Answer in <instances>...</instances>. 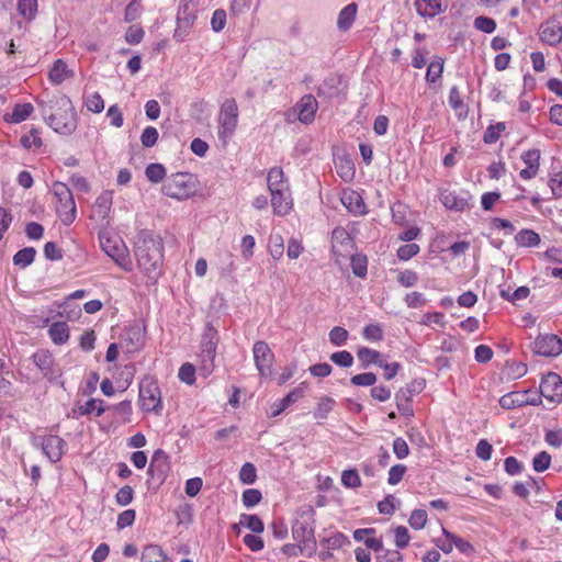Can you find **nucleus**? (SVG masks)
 Listing matches in <instances>:
<instances>
[{
    "label": "nucleus",
    "mask_w": 562,
    "mask_h": 562,
    "mask_svg": "<svg viewBox=\"0 0 562 562\" xmlns=\"http://www.w3.org/2000/svg\"><path fill=\"white\" fill-rule=\"evenodd\" d=\"M526 404H531V405L536 404L535 401H530L527 397L526 393L510 392V393L503 395L499 398V405L505 409H512V408L522 406Z\"/></svg>",
    "instance_id": "a878e982"
},
{
    "label": "nucleus",
    "mask_w": 562,
    "mask_h": 562,
    "mask_svg": "<svg viewBox=\"0 0 562 562\" xmlns=\"http://www.w3.org/2000/svg\"><path fill=\"white\" fill-rule=\"evenodd\" d=\"M135 256L144 272L156 271L164 260L162 239L158 235L143 233L136 244Z\"/></svg>",
    "instance_id": "f03ea898"
},
{
    "label": "nucleus",
    "mask_w": 562,
    "mask_h": 562,
    "mask_svg": "<svg viewBox=\"0 0 562 562\" xmlns=\"http://www.w3.org/2000/svg\"><path fill=\"white\" fill-rule=\"evenodd\" d=\"M139 403L145 412L161 413V393L158 382L154 378L145 376L142 379L139 383Z\"/></svg>",
    "instance_id": "39448f33"
},
{
    "label": "nucleus",
    "mask_w": 562,
    "mask_h": 562,
    "mask_svg": "<svg viewBox=\"0 0 562 562\" xmlns=\"http://www.w3.org/2000/svg\"><path fill=\"white\" fill-rule=\"evenodd\" d=\"M440 200L447 209L461 212L469 207L471 194L464 190H445L441 192Z\"/></svg>",
    "instance_id": "2eb2a0df"
},
{
    "label": "nucleus",
    "mask_w": 562,
    "mask_h": 562,
    "mask_svg": "<svg viewBox=\"0 0 562 562\" xmlns=\"http://www.w3.org/2000/svg\"><path fill=\"white\" fill-rule=\"evenodd\" d=\"M427 522V513L424 509H415L408 519L409 526L415 530H420Z\"/></svg>",
    "instance_id": "8fccbe9b"
},
{
    "label": "nucleus",
    "mask_w": 562,
    "mask_h": 562,
    "mask_svg": "<svg viewBox=\"0 0 562 562\" xmlns=\"http://www.w3.org/2000/svg\"><path fill=\"white\" fill-rule=\"evenodd\" d=\"M239 525L250 529L255 533H261L265 529L262 520L257 515L241 514Z\"/></svg>",
    "instance_id": "c9c22d12"
},
{
    "label": "nucleus",
    "mask_w": 562,
    "mask_h": 562,
    "mask_svg": "<svg viewBox=\"0 0 562 562\" xmlns=\"http://www.w3.org/2000/svg\"><path fill=\"white\" fill-rule=\"evenodd\" d=\"M255 366L262 378H270L273 373L274 353L266 341H256L252 346Z\"/></svg>",
    "instance_id": "9d476101"
},
{
    "label": "nucleus",
    "mask_w": 562,
    "mask_h": 562,
    "mask_svg": "<svg viewBox=\"0 0 562 562\" xmlns=\"http://www.w3.org/2000/svg\"><path fill=\"white\" fill-rule=\"evenodd\" d=\"M159 134L156 127L147 126L140 135V143L144 147H153L158 140Z\"/></svg>",
    "instance_id": "3c124183"
},
{
    "label": "nucleus",
    "mask_w": 562,
    "mask_h": 562,
    "mask_svg": "<svg viewBox=\"0 0 562 562\" xmlns=\"http://www.w3.org/2000/svg\"><path fill=\"white\" fill-rule=\"evenodd\" d=\"M414 7L419 16L432 19L447 10L441 0H415Z\"/></svg>",
    "instance_id": "aec40b11"
},
{
    "label": "nucleus",
    "mask_w": 562,
    "mask_h": 562,
    "mask_svg": "<svg viewBox=\"0 0 562 562\" xmlns=\"http://www.w3.org/2000/svg\"><path fill=\"white\" fill-rule=\"evenodd\" d=\"M102 250L126 271L132 269L128 250L122 239L100 235Z\"/></svg>",
    "instance_id": "0eeeda50"
},
{
    "label": "nucleus",
    "mask_w": 562,
    "mask_h": 562,
    "mask_svg": "<svg viewBox=\"0 0 562 562\" xmlns=\"http://www.w3.org/2000/svg\"><path fill=\"white\" fill-rule=\"evenodd\" d=\"M216 346L217 344H214V341H205L202 340L201 342V357L204 366L206 367L207 363L212 364L213 360L216 355Z\"/></svg>",
    "instance_id": "a18cd8bd"
},
{
    "label": "nucleus",
    "mask_w": 562,
    "mask_h": 562,
    "mask_svg": "<svg viewBox=\"0 0 562 562\" xmlns=\"http://www.w3.org/2000/svg\"><path fill=\"white\" fill-rule=\"evenodd\" d=\"M41 448L43 453L53 463L58 462L66 450V441L57 435H47L41 438Z\"/></svg>",
    "instance_id": "4468645a"
},
{
    "label": "nucleus",
    "mask_w": 562,
    "mask_h": 562,
    "mask_svg": "<svg viewBox=\"0 0 562 562\" xmlns=\"http://www.w3.org/2000/svg\"><path fill=\"white\" fill-rule=\"evenodd\" d=\"M199 181L190 172H176L166 179L161 192L177 201L187 200L198 192Z\"/></svg>",
    "instance_id": "7ed1b4c3"
},
{
    "label": "nucleus",
    "mask_w": 562,
    "mask_h": 562,
    "mask_svg": "<svg viewBox=\"0 0 562 562\" xmlns=\"http://www.w3.org/2000/svg\"><path fill=\"white\" fill-rule=\"evenodd\" d=\"M238 108L236 100L226 99L220 110L218 115V137L226 143L231 138L237 127Z\"/></svg>",
    "instance_id": "423d86ee"
},
{
    "label": "nucleus",
    "mask_w": 562,
    "mask_h": 562,
    "mask_svg": "<svg viewBox=\"0 0 562 562\" xmlns=\"http://www.w3.org/2000/svg\"><path fill=\"white\" fill-rule=\"evenodd\" d=\"M53 194L56 199V213L64 225H70L76 220L77 210L71 190L60 181L53 183Z\"/></svg>",
    "instance_id": "20e7f679"
},
{
    "label": "nucleus",
    "mask_w": 562,
    "mask_h": 562,
    "mask_svg": "<svg viewBox=\"0 0 562 562\" xmlns=\"http://www.w3.org/2000/svg\"><path fill=\"white\" fill-rule=\"evenodd\" d=\"M355 250V243L349 233L344 227H336L331 233V252L335 262L341 265L342 259H347Z\"/></svg>",
    "instance_id": "1a4fd4ad"
},
{
    "label": "nucleus",
    "mask_w": 562,
    "mask_h": 562,
    "mask_svg": "<svg viewBox=\"0 0 562 562\" xmlns=\"http://www.w3.org/2000/svg\"><path fill=\"white\" fill-rule=\"evenodd\" d=\"M262 498L261 492L256 488H248L244 491L241 501L245 507H254L260 503Z\"/></svg>",
    "instance_id": "864d4df0"
},
{
    "label": "nucleus",
    "mask_w": 562,
    "mask_h": 562,
    "mask_svg": "<svg viewBox=\"0 0 562 562\" xmlns=\"http://www.w3.org/2000/svg\"><path fill=\"white\" fill-rule=\"evenodd\" d=\"M521 160L527 167L539 169L540 166V150L537 148L528 149L520 156Z\"/></svg>",
    "instance_id": "6e6d98bb"
},
{
    "label": "nucleus",
    "mask_w": 562,
    "mask_h": 562,
    "mask_svg": "<svg viewBox=\"0 0 562 562\" xmlns=\"http://www.w3.org/2000/svg\"><path fill=\"white\" fill-rule=\"evenodd\" d=\"M551 464V456L547 451L537 453L532 459V468L536 472H543Z\"/></svg>",
    "instance_id": "49530a36"
},
{
    "label": "nucleus",
    "mask_w": 562,
    "mask_h": 562,
    "mask_svg": "<svg viewBox=\"0 0 562 562\" xmlns=\"http://www.w3.org/2000/svg\"><path fill=\"white\" fill-rule=\"evenodd\" d=\"M267 186L269 192H272V190H282L289 187L284 179V173L282 168L280 167H272L267 177Z\"/></svg>",
    "instance_id": "c85d7f7f"
},
{
    "label": "nucleus",
    "mask_w": 562,
    "mask_h": 562,
    "mask_svg": "<svg viewBox=\"0 0 562 562\" xmlns=\"http://www.w3.org/2000/svg\"><path fill=\"white\" fill-rule=\"evenodd\" d=\"M271 205L273 213L278 216H285L290 213L293 206V201L289 187L282 190H272Z\"/></svg>",
    "instance_id": "6ab92c4d"
},
{
    "label": "nucleus",
    "mask_w": 562,
    "mask_h": 562,
    "mask_svg": "<svg viewBox=\"0 0 562 562\" xmlns=\"http://www.w3.org/2000/svg\"><path fill=\"white\" fill-rule=\"evenodd\" d=\"M36 250L33 247H25L13 256V262L21 268L30 266L35 258Z\"/></svg>",
    "instance_id": "f704fd0d"
},
{
    "label": "nucleus",
    "mask_w": 562,
    "mask_h": 562,
    "mask_svg": "<svg viewBox=\"0 0 562 562\" xmlns=\"http://www.w3.org/2000/svg\"><path fill=\"white\" fill-rule=\"evenodd\" d=\"M533 351L546 357H555L562 352V340L553 334L540 335L533 342Z\"/></svg>",
    "instance_id": "ddd939ff"
},
{
    "label": "nucleus",
    "mask_w": 562,
    "mask_h": 562,
    "mask_svg": "<svg viewBox=\"0 0 562 562\" xmlns=\"http://www.w3.org/2000/svg\"><path fill=\"white\" fill-rule=\"evenodd\" d=\"M304 390L303 387H295L291 392H289L282 400L276 402L271 405V417H276L280 415L284 409H286L291 404L295 403L297 400L303 397Z\"/></svg>",
    "instance_id": "393cba45"
},
{
    "label": "nucleus",
    "mask_w": 562,
    "mask_h": 562,
    "mask_svg": "<svg viewBox=\"0 0 562 562\" xmlns=\"http://www.w3.org/2000/svg\"><path fill=\"white\" fill-rule=\"evenodd\" d=\"M145 176L150 182L158 183L166 177V168L161 164H149L145 169Z\"/></svg>",
    "instance_id": "e433bc0d"
},
{
    "label": "nucleus",
    "mask_w": 562,
    "mask_h": 562,
    "mask_svg": "<svg viewBox=\"0 0 562 562\" xmlns=\"http://www.w3.org/2000/svg\"><path fill=\"white\" fill-rule=\"evenodd\" d=\"M540 393L551 402H560L562 400V379L557 373H549L540 383Z\"/></svg>",
    "instance_id": "f3484780"
},
{
    "label": "nucleus",
    "mask_w": 562,
    "mask_h": 562,
    "mask_svg": "<svg viewBox=\"0 0 562 562\" xmlns=\"http://www.w3.org/2000/svg\"><path fill=\"white\" fill-rule=\"evenodd\" d=\"M21 144L24 148L30 149L32 147L38 148L42 146L43 143L41 137L38 136V132L35 128H32L30 133L21 137Z\"/></svg>",
    "instance_id": "4d7b16f0"
},
{
    "label": "nucleus",
    "mask_w": 562,
    "mask_h": 562,
    "mask_svg": "<svg viewBox=\"0 0 562 562\" xmlns=\"http://www.w3.org/2000/svg\"><path fill=\"white\" fill-rule=\"evenodd\" d=\"M515 240L521 247H533L539 245L540 236L531 229H521L516 234Z\"/></svg>",
    "instance_id": "473e14b6"
},
{
    "label": "nucleus",
    "mask_w": 562,
    "mask_h": 562,
    "mask_svg": "<svg viewBox=\"0 0 562 562\" xmlns=\"http://www.w3.org/2000/svg\"><path fill=\"white\" fill-rule=\"evenodd\" d=\"M397 282L404 288H412L418 282V274L413 270H404L397 274Z\"/></svg>",
    "instance_id": "052dcab7"
},
{
    "label": "nucleus",
    "mask_w": 562,
    "mask_h": 562,
    "mask_svg": "<svg viewBox=\"0 0 562 562\" xmlns=\"http://www.w3.org/2000/svg\"><path fill=\"white\" fill-rule=\"evenodd\" d=\"M357 357L363 368H367L369 364L378 362L379 358H381V353L368 347H361L357 351Z\"/></svg>",
    "instance_id": "ea45409f"
},
{
    "label": "nucleus",
    "mask_w": 562,
    "mask_h": 562,
    "mask_svg": "<svg viewBox=\"0 0 562 562\" xmlns=\"http://www.w3.org/2000/svg\"><path fill=\"white\" fill-rule=\"evenodd\" d=\"M443 535L446 538L453 541V547H456L461 553L471 554L474 551L473 546L468 540L460 538L446 529H443Z\"/></svg>",
    "instance_id": "a19ab883"
},
{
    "label": "nucleus",
    "mask_w": 562,
    "mask_h": 562,
    "mask_svg": "<svg viewBox=\"0 0 562 562\" xmlns=\"http://www.w3.org/2000/svg\"><path fill=\"white\" fill-rule=\"evenodd\" d=\"M505 123L499 122L496 125H491L486 128L483 135V140L486 144H493L498 140L501 132L505 130Z\"/></svg>",
    "instance_id": "09e8293b"
},
{
    "label": "nucleus",
    "mask_w": 562,
    "mask_h": 562,
    "mask_svg": "<svg viewBox=\"0 0 562 562\" xmlns=\"http://www.w3.org/2000/svg\"><path fill=\"white\" fill-rule=\"evenodd\" d=\"M198 7L193 3L182 1L179 5L177 13L178 27L175 31V37L182 41L188 33V30L193 24L196 15Z\"/></svg>",
    "instance_id": "f8f14e48"
},
{
    "label": "nucleus",
    "mask_w": 562,
    "mask_h": 562,
    "mask_svg": "<svg viewBox=\"0 0 562 562\" xmlns=\"http://www.w3.org/2000/svg\"><path fill=\"white\" fill-rule=\"evenodd\" d=\"M48 335L56 345H63L69 338V328L66 323L56 322L50 325Z\"/></svg>",
    "instance_id": "7c9ffc66"
},
{
    "label": "nucleus",
    "mask_w": 562,
    "mask_h": 562,
    "mask_svg": "<svg viewBox=\"0 0 562 562\" xmlns=\"http://www.w3.org/2000/svg\"><path fill=\"white\" fill-rule=\"evenodd\" d=\"M341 483L347 488H356L361 486V479L357 470H345L341 473Z\"/></svg>",
    "instance_id": "de8ad7c7"
},
{
    "label": "nucleus",
    "mask_w": 562,
    "mask_h": 562,
    "mask_svg": "<svg viewBox=\"0 0 562 562\" xmlns=\"http://www.w3.org/2000/svg\"><path fill=\"white\" fill-rule=\"evenodd\" d=\"M239 479L245 484H252L257 479V471L252 463H245L239 471Z\"/></svg>",
    "instance_id": "5fc2aeb1"
},
{
    "label": "nucleus",
    "mask_w": 562,
    "mask_h": 562,
    "mask_svg": "<svg viewBox=\"0 0 562 562\" xmlns=\"http://www.w3.org/2000/svg\"><path fill=\"white\" fill-rule=\"evenodd\" d=\"M348 331L344 327L335 326L329 331V340L335 346H342L348 339Z\"/></svg>",
    "instance_id": "bf43d9fd"
},
{
    "label": "nucleus",
    "mask_w": 562,
    "mask_h": 562,
    "mask_svg": "<svg viewBox=\"0 0 562 562\" xmlns=\"http://www.w3.org/2000/svg\"><path fill=\"white\" fill-rule=\"evenodd\" d=\"M292 537L299 544L307 546L312 543L315 547L314 528L305 521H295L292 526Z\"/></svg>",
    "instance_id": "b1692460"
},
{
    "label": "nucleus",
    "mask_w": 562,
    "mask_h": 562,
    "mask_svg": "<svg viewBox=\"0 0 562 562\" xmlns=\"http://www.w3.org/2000/svg\"><path fill=\"white\" fill-rule=\"evenodd\" d=\"M330 360L335 364L344 368H350L353 364V356L347 350L331 353Z\"/></svg>",
    "instance_id": "603ef678"
},
{
    "label": "nucleus",
    "mask_w": 562,
    "mask_h": 562,
    "mask_svg": "<svg viewBox=\"0 0 562 562\" xmlns=\"http://www.w3.org/2000/svg\"><path fill=\"white\" fill-rule=\"evenodd\" d=\"M48 77L54 85H60L66 79L72 78L74 71L61 59H57L50 68Z\"/></svg>",
    "instance_id": "cd10ccee"
},
{
    "label": "nucleus",
    "mask_w": 562,
    "mask_h": 562,
    "mask_svg": "<svg viewBox=\"0 0 562 562\" xmlns=\"http://www.w3.org/2000/svg\"><path fill=\"white\" fill-rule=\"evenodd\" d=\"M350 382L357 386H372L376 382V375L372 372L353 375Z\"/></svg>",
    "instance_id": "680f3d73"
},
{
    "label": "nucleus",
    "mask_w": 562,
    "mask_h": 562,
    "mask_svg": "<svg viewBox=\"0 0 562 562\" xmlns=\"http://www.w3.org/2000/svg\"><path fill=\"white\" fill-rule=\"evenodd\" d=\"M168 470V456L162 450L155 451L148 468V474L151 477L164 481Z\"/></svg>",
    "instance_id": "412c9836"
},
{
    "label": "nucleus",
    "mask_w": 562,
    "mask_h": 562,
    "mask_svg": "<svg viewBox=\"0 0 562 562\" xmlns=\"http://www.w3.org/2000/svg\"><path fill=\"white\" fill-rule=\"evenodd\" d=\"M425 387L423 379L413 380L395 394L396 407L403 416H413L412 397L419 394Z\"/></svg>",
    "instance_id": "9b49d317"
},
{
    "label": "nucleus",
    "mask_w": 562,
    "mask_h": 562,
    "mask_svg": "<svg viewBox=\"0 0 562 562\" xmlns=\"http://www.w3.org/2000/svg\"><path fill=\"white\" fill-rule=\"evenodd\" d=\"M134 490L130 485L121 487L116 495V503L121 506H126L133 501Z\"/></svg>",
    "instance_id": "774afa93"
},
{
    "label": "nucleus",
    "mask_w": 562,
    "mask_h": 562,
    "mask_svg": "<svg viewBox=\"0 0 562 562\" xmlns=\"http://www.w3.org/2000/svg\"><path fill=\"white\" fill-rule=\"evenodd\" d=\"M335 405V401L331 397L324 396L319 400L316 409L314 411V417L316 419H325L329 412H331Z\"/></svg>",
    "instance_id": "79ce46f5"
},
{
    "label": "nucleus",
    "mask_w": 562,
    "mask_h": 562,
    "mask_svg": "<svg viewBox=\"0 0 562 562\" xmlns=\"http://www.w3.org/2000/svg\"><path fill=\"white\" fill-rule=\"evenodd\" d=\"M33 110L31 103L15 104L12 113L5 115V121L9 123H21L32 114Z\"/></svg>",
    "instance_id": "2f4dec72"
},
{
    "label": "nucleus",
    "mask_w": 562,
    "mask_h": 562,
    "mask_svg": "<svg viewBox=\"0 0 562 562\" xmlns=\"http://www.w3.org/2000/svg\"><path fill=\"white\" fill-rule=\"evenodd\" d=\"M112 204V193L111 192H103L101 195L98 196L95 200V209L99 213H102L103 215H106L111 209Z\"/></svg>",
    "instance_id": "e2e57ef3"
},
{
    "label": "nucleus",
    "mask_w": 562,
    "mask_h": 562,
    "mask_svg": "<svg viewBox=\"0 0 562 562\" xmlns=\"http://www.w3.org/2000/svg\"><path fill=\"white\" fill-rule=\"evenodd\" d=\"M419 252V246L417 244H406L397 249V257L400 260H409Z\"/></svg>",
    "instance_id": "338daca9"
},
{
    "label": "nucleus",
    "mask_w": 562,
    "mask_h": 562,
    "mask_svg": "<svg viewBox=\"0 0 562 562\" xmlns=\"http://www.w3.org/2000/svg\"><path fill=\"white\" fill-rule=\"evenodd\" d=\"M357 14V4L349 3L346 5L338 15L337 26L341 31H347L351 27Z\"/></svg>",
    "instance_id": "c756f323"
},
{
    "label": "nucleus",
    "mask_w": 562,
    "mask_h": 562,
    "mask_svg": "<svg viewBox=\"0 0 562 562\" xmlns=\"http://www.w3.org/2000/svg\"><path fill=\"white\" fill-rule=\"evenodd\" d=\"M105 412V407L103 406V402L97 398H90L86 402L85 405L79 407L80 415H89L95 413V416L99 417Z\"/></svg>",
    "instance_id": "58836bf2"
},
{
    "label": "nucleus",
    "mask_w": 562,
    "mask_h": 562,
    "mask_svg": "<svg viewBox=\"0 0 562 562\" xmlns=\"http://www.w3.org/2000/svg\"><path fill=\"white\" fill-rule=\"evenodd\" d=\"M348 258L351 261L352 272L359 278L366 277L367 276V267H368L367 257L361 256V255H356L352 251L351 256H349Z\"/></svg>",
    "instance_id": "4c0bfd02"
},
{
    "label": "nucleus",
    "mask_w": 562,
    "mask_h": 562,
    "mask_svg": "<svg viewBox=\"0 0 562 562\" xmlns=\"http://www.w3.org/2000/svg\"><path fill=\"white\" fill-rule=\"evenodd\" d=\"M143 37L144 31L140 26L137 25H131L125 33V40L131 45L139 44Z\"/></svg>",
    "instance_id": "69168bd1"
},
{
    "label": "nucleus",
    "mask_w": 562,
    "mask_h": 562,
    "mask_svg": "<svg viewBox=\"0 0 562 562\" xmlns=\"http://www.w3.org/2000/svg\"><path fill=\"white\" fill-rule=\"evenodd\" d=\"M318 102L312 94L303 95L295 104L294 111L297 113V119L303 124H310L314 121Z\"/></svg>",
    "instance_id": "a211bd4d"
},
{
    "label": "nucleus",
    "mask_w": 562,
    "mask_h": 562,
    "mask_svg": "<svg viewBox=\"0 0 562 562\" xmlns=\"http://www.w3.org/2000/svg\"><path fill=\"white\" fill-rule=\"evenodd\" d=\"M16 9L21 16L31 21L37 12V0H18Z\"/></svg>",
    "instance_id": "72a5a7b5"
},
{
    "label": "nucleus",
    "mask_w": 562,
    "mask_h": 562,
    "mask_svg": "<svg viewBox=\"0 0 562 562\" xmlns=\"http://www.w3.org/2000/svg\"><path fill=\"white\" fill-rule=\"evenodd\" d=\"M540 38L543 43L551 46L558 45L562 41V25L557 21H547L541 25Z\"/></svg>",
    "instance_id": "5701e85b"
},
{
    "label": "nucleus",
    "mask_w": 562,
    "mask_h": 562,
    "mask_svg": "<svg viewBox=\"0 0 562 562\" xmlns=\"http://www.w3.org/2000/svg\"><path fill=\"white\" fill-rule=\"evenodd\" d=\"M86 106L93 113H101L104 109V101L98 92H94L87 97Z\"/></svg>",
    "instance_id": "13d9d810"
},
{
    "label": "nucleus",
    "mask_w": 562,
    "mask_h": 562,
    "mask_svg": "<svg viewBox=\"0 0 562 562\" xmlns=\"http://www.w3.org/2000/svg\"><path fill=\"white\" fill-rule=\"evenodd\" d=\"M443 71V59L439 58L429 64L426 72V80L430 83H435L442 75Z\"/></svg>",
    "instance_id": "37998d69"
},
{
    "label": "nucleus",
    "mask_w": 562,
    "mask_h": 562,
    "mask_svg": "<svg viewBox=\"0 0 562 562\" xmlns=\"http://www.w3.org/2000/svg\"><path fill=\"white\" fill-rule=\"evenodd\" d=\"M473 25L476 30L487 34H491L496 30L495 20L484 15L476 16L474 19Z\"/></svg>",
    "instance_id": "c03bdc74"
},
{
    "label": "nucleus",
    "mask_w": 562,
    "mask_h": 562,
    "mask_svg": "<svg viewBox=\"0 0 562 562\" xmlns=\"http://www.w3.org/2000/svg\"><path fill=\"white\" fill-rule=\"evenodd\" d=\"M341 203L355 215H363L367 213V207L362 196L355 190L344 191L341 195Z\"/></svg>",
    "instance_id": "4be33fe9"
},
{
    "label": "nucleus",
    "mask_w": 562,
    "mask_h": 562,
    "mask_svg": "<svg viewBox=\"0 0 562 562\" xmlns=\"http://www.w3.org/2000/svg\"><path fill=\"white\" fill-rule=\"evenodd\" d=\"M41 106L44 119L56 133L70 135L76 131V113L68 97L56 95L48 104L41 103Z\"/></svg>",
    "instance_id": "f257e3e1"
},
{
    "label": "nucleus",
    "mask_w": 562,
    "mask_h": 562,
    "mask_svg": "<svg viewBox=\"0 0 562 562\" xmlns=\"http://www.w3.org/2000/svg\"><path fill=\"white\" fill-rule=\"evenodd\" d=\"M136 517V513L134 509H126L119 514L117 520H116V527L117 529H124L126 527H130L134 524Z\"/></svg>",
    "instance_id": "0e129e2a"
},
{
    "label": "nucleus",
    "mask_w": 562,
    "mask_h": 562,
    "mask_svg": "<svg viewBox=\"0 0 562 562\" xmlns=\"http://www.w3.org/2000/svg\"><path fill=\"white\" fill-rule=\"evenodd\" d=\"M140 562H172L158 544H147L140 555Z\"/></svg>",
    "instance_id": "bb28decb"
},
{
    "label": "nucleus",
    "mask_w": 562,
    "mask_h": 562,
    "mask_svg": "<svg viewBox=\"0 0 562 562\" xmlns=\"http://www.w3.org/2000/svg\"><path fill=\"white\" fill-rule=\"evenodd\" d=\"M32 361L49 382H57L64 386V382L60 381L63 371L56 366L54 356L48 350L41 349L36 351L32 356Z\"/></svg>",
    "instance_id": "6e6552de"
},
{
    "label": "nucleus",
    "mask_w": 562,
    "mask_h": 562,
    "mask_svg": "<svg viewBox=\"0 0 562 562\" xmlns=\"http://www.w3.org/2000/svg\"><path fill=\"white\" fill-rule=\"evenodd\" d=\"M145 344V334L139 326L125 328L121 336V347L132 353L140 350Z\"/></svg>",
    "instance_id": "dca6fc26"
}]
</instances>
